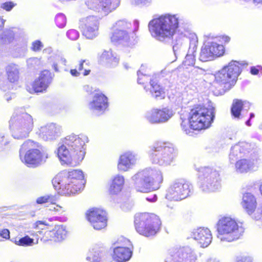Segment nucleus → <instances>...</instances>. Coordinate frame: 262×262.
<instances>
[{"instance_id":"1","label":"nucleus","mask_w":262,"mask_h":262,"mask_svg":"<svg viewBox=\"0 0 262 262\" xmlns=\"http://www.w3.org/2000/svg\"><path fill=\"white\" fill-rule=\"evenodd\" d=\"M148 29L153 38L163 42L171 40L178 32L173 46L175 53L185 47L190 33L188 21L178 14H165L154 18L148 24Z\"/></svg>"},{"instance_id":"2","label":"nucleus","mask_w":262,"mask_h":262,"mask_svg":"<svg viewBox=\"0 0 262 262\" xmlns=\"http://www.w3.org/2000/svg\"><path fill=\"white\" fill-rule=\"evenodd\" d=\"M82 171L77 169L62 171L53 179L55 189L61 195H71L81 191L85 181Z\"/></svg>"},{"instance_id":"3","label":"nucleus","mask_w":262,"mask_h":262,"mask_svg":"<svg viewBox=\"0 0 262 262\" xmlns=\"http://www.w3.org/2000/svg\"><path fill=\"white\" fill-rule=\"evenodd\" d=\"M131 180L135 189L139 192L146 193L159 187L163 182V173L158 168L150 167L138 171Z\"/></svg>"},{"instance_id":"4","label":"nucleus","mask_w":262,"mask_h":262,"mask_svg":"<svg viewBox=\"0 0 262 262\" xmlns=\"http://www.w3.org/2000/svg\"><path fill=\"white\" fill-rule=\"evenodd\" d=\"M139 25L138 20H135L133 24L126 19L117 21L112 28L111 41L115 44L129 46L136 38Z\"/></svg>"},{"instance_id":"5","label":"nucleus","mask_w":262,"mask_h":262,"mask_svg":"<svg viewBox=\"0 0 262 262\" xmlns=\"http://www.w3.org/2000/svg\"><path fill=\"white\" fill-rule=\"evenodd\" d=\"M21 161L30 167H36L46 162L48 153L39 144L32 140L24 143L19 150Z\"/></svg>"},{"instance_id":"6","label":"nucleus","mask_w":262,"mask_h":262,"mask_svg":"<svg viewBox=\"0 0 262 262\" xmlns=\"http://www.w3.org/2000/svg\"><path fill=\"white\" fill-rule=\"evenodd\" d=\"M148 155L152 164L167 166L173 162L176 157V151L171 143L158 141L150 147Z\"/></svg>"},{"instance_id":"7","label":"nucleus","mask_w":262,"mask_h":262,"mask_svg":"<svg viewBox=\"0 0 262 262\" xmlns=\"http://www.w3.org/2000/svg\"><path fill=\"white\" fill-rule=\"evenodd\" d=\"M216 226L217 237L222 242H231L236 240L244 232V228L230 216H221Z\"/></svg>"},{"instance_id":"8","label":"nucleus","mask_w":262,"mask_h":262,"mask_svg":"<svg viewBox=\"0 0 262 262\" xmlns=\"http://www.w3.org/2000/svg\"><path fill=\"white\" fill-rule=\"evenodd\" d=\"M215 108L212 104L207 106L199 105L192 108L189 113L191 125L198 130L209 128L215 117Z\"/></svg>"},{"instance_id":"9","label":"nucleus","mask_w":262,"mask_h":262,"mask_svg":"<svg viewBox=\"0 0 262 262\" xmlns=\"http://www.w3.org/2000/svg\"><path fill=\"white\" fill-rule=\"evenodd\" d=\"M135 226L137 231L146 237L155 235L159 230L161 221L152 213H138L135 216Z\"/></svg>"},{"instance_id":"10","label":"nucleus","mask_w":262,"mask_h":262,"mask_svg":"<svg viewBox=\"0 0 262 262\" xmlns=\"http://www.w3.org/2000/svg\"><path fill=\"white\" fill-rule=\"evenodd\" d=\"M12 136L16 139H23L28 136L33 126L32 117L27 113H15L9 122Z\"/></svg>"},{"instance_id":"11","label":"nucleus","mask_w":262,"mask_h":262,"mask_svg":"<svg viewBox=\"0 0 262 262\" xmlns=\"http://www.w3.org/2000/svg\"><path fill=\"white\" fill-rule=\"evenodd\" d=\"M199 187L205 193L219 190L221 183L219 172L208 167L201 168L199 174Z\"/></svg>"},{"instance_id":"12","label":"nucleus","mask_w":262,"mask_h":262,"mask_svg":"<svg viewBox=\"0 0 262 262\" xmlns=\"http://www.w3.org/2000/svg\"><path fill=\"white\" fill-rule=\"evenodd\" d=\"M192 190L193 186L190 183L183 179H177L167 188L165 198L170 201H180L190 195Z\"/></svg>"},{"instance_id":"13","label":"nucleus","mask_w":262,"mask_h":262,"mask_svg":"<svg viewBox=\"0 0 262 262\" xmlns=\"http://www.w3.org/2000/svg\"><path fill=\"white\" fill-rule=\"evenodd\" d=\"M62 141L71 151L76 162H81L85 156L84 147L85 143L88 142V137L84 135L77 136L71 134L65 137Z\"/></svg>"},{"instance_id":"14","label":"nucleus","mask_w":262,"mask_h":262,"mask_svg":"<svg viewBox=\"0 0 262 262\" xmlns=\"http://www.w3.org/2000/svg\"><path fill=\"white\" fill-rule=\"evenodd\" d=\"M196 251L189 246L172 249L169 251L165 262H196Z\"/></svg>"},{"instance_id":"15","label":"nucleus","mask_w":262,"mask_h":262,"mask_svg":"<svg viewBox=\"0 0 262 262\" xmlns=\"http://www.w3.org/2000/svg\"><path fill=\"white\" fill-rule=\"evenodd\" d=\"M208 39L202 47L200 55V60L205 62L213 60L215 57H220L224 53V47L223 45L217 43L215 40Z\"/></svg>"},{"instance_id":"16","label":"nucleus","mask_w":262,"mask_h":262,"mask_svg":"<svg viewBox=\"0 0 262 262\" xmlns=\"http://www.w3.org/2000/svg\"><path fill=\"white\" fill-rule=\"evenodd\" d=\"M80 27L84 36L88 39H93L99 34V19L94 15L87 16L80 20Z\"/></svg>"},{"instance_id":"17","label":"nucleus","mask_w":262,"mask_h":262,"mask_svg":"<svg viewBox=\"0 0 262 262\" xmlns=\"http://www.w3.org/2000/svg\"><path fill=\"white\" fill-rule=\"evenodd\" d=\"M120 2V0H97L96 2L89 1L86 5L89 9L106 16L116 9Z\"/></svg>"},{"instance_id":"18","label":"nucleus","mask_w":262,"mask_h":262,"mask_svg":"<svg viewBox=\"0 0 262 262\" xmlns=\"http://www.w3.org/2000/svg\"><path fill=\"white\" fill-rule=\"evenodd\" d=\"M188 41L185 43V47L183 49L179 50L176 53L174 52V54L176 55L179 53L181 50H184L186 47V45L188 42H189V47L188 51V53L185 56V59L184 60L182 66L184 68L188 69L189 67H193L195 61V53L198 47V37L195 34L193 33H190L187 36Z\"/></svg>"},{"instance_id":"19","label":"nucleus","mask_w":262,"mask_h":262,"mask_svg":"<svg viewBox=\"0 0 262 262\" xmlns=\"http://www.w3.org/2000/svg\"><path fill=\"white\" fill-rule=\"evenodd\" d=\"M86 217L95 230H101L107 226L106 212L99 208H92L88 211Z\"/></svg>"},{"instance_id":"20","label":"nucleus","mask_w":262,"mask_h":262,"mask_svg":"<svg viewBox=\"0 0 262 262\" xmlns=\"http://www.w3.org/2000/svg\"><path fill=\"white\" fill-rule=\"evenodd\" d=\"M119 244L120 246L114 249V259L118 262H124L128 260L132 255L129 246H132L131 243L127 238L121 237L119 239Z\"/></svg>"},{"instance_id":"21","label":"nucleus","mask_w":262,"mask_h":262,"mask_svg":"<svg viewBox=\"0 0 262 262\" xmlns=\"http://www.w3.org/2000/svg\"><path fill=\"white\" fill-rule=\"evenodd\" d=\"M61 127L55 123H48L41 126L37 132L40 138L45 141L56 139L61 134Z\"/></svg>"},{"instance_id":"22","label":"nucleus","mask_w":262,"mask_h":262,"mask_svg":"<svg viewBox=\"0 0 262 262\" xmlns=\"http://www.w3.org/2000/svg\"><path fill=\"white\" fill-rule=\"evenodd\" d=\"M108 107L107 98L99 90H95L89 107L94 113L101 114Z\"/></svg>"},{"instance_id":"23","label":"nucleus","mask_w":262,"mask_h":262,"mask_svg":"<svg viewBox=\"0 0 262 262\" xmlns=\"http://www.w3.org/2000/svg\"><path fill=\"white\" fill-rule=\"evenodd\" d=\"M51 73L49 71H42L38 78L32 83L31 88H28L30 93L43 92L51 82Z\"/></svg>"},{"instance_id":"24","label":"nucleus","mask_w":262,"mask_h":262,"mask_svg":"<svg viewBox=\"0 0 262 262\" xmlns=\"http://www.w3.org/2000/svg\"><path fill=\"white\" fill-rule=\"evenodd\" d=\"M137 160L136 153L130 151L125 152L119 158L117 169L122 172L128 171L136 165Z\"/></svg>"},{"instance_id":"25","label":"nucleus","mask_w":262,"mask_h":262,"mask_svg":"<svg viewBox=\"0 0 262 262\" xmlns=\"http://www.w3.org/2000/svg\"><path fill=\"white\" fill-rule=\"evenodd\" d=\"M190 237L196 241L202 247H207L212 239L210 230L207 228L194 229L190 234Z\"/></svg>"},{"instance_id":"26","label":"nucleus","mask_w":262,"mask_h":262,"mask_svg":"<svg viewBox=\"0 0 262 262\" xmlns=\"http://www.w3.org/2000/svg\"><path fill=\"white\" fill-rule=\"evenodd\" d=\"M68 146L63 143V141L59 143L57 149V155L62 164H67L72 166L76 165L80 162H76L74 160L73 154L67 147Z\"/></svg>"},{"instance_id":"27","label":"nucleus","mask_w":262,"mask_h":262,"mask_svg":"<svg viewBox=\"0 0 262 262\" xmlns=\"http://www.w3.org/2000/svg\"><path fill=\"white\" fill-rule=\"evenodd\" d=\"M258 164L257 160L242 159L237 161L235 163V171L237 173H246L256 170Z\"/></svg>"},{"instance_id":"28","label":"nucleus","mask_w":262,"mask_h":262,"mask_svg":"<svg viewBox=\"0 0 262 262\" xmlns=\"http://www.w3.org/2000/svg\"><path fill=\"white\" fill-rule=\"evenodd\" d=\"M2 39L5 43H9L13 41L16 42L17 45H19L20 48L18 50V54L16 56H24L25 55L27 51V41L25 39H23L21 41L20 39L17 40L14 37V33L12 30L5 31L2 35Z\"/></svg>"},{"instance_id":"29","label":"nucleus","mask_w":262,"mask_h":262,"mask_svg":"<svg viewBox=\"0 0 262 262\" xmlns=\"http://www.w3.org/2000/svg\"><path fill=\"white\" fill-rule=\"evenodd\" d=\"M215 80L221 85H223L224 92L229 91L235 84V80H232L226 73V69H222L215 74Z\"/></svg>"},{"instance_id":"30","label":"nucleus","mask_w":262,"mask_h":262,"mask_svg":"<svg viewBox=\"0 0 262 262\" xmlns=\"http://www.w3.org/2000/svg\"><path fill=\"white\" fill-rule=\"evenodd\" d=\"M125 179L124 176L118 174L114 176L111 180L109 188V192L111 195H117L124 188Z\"/></svg>"},{"instance_id":"31","label":"nucleus","mask_w":262,"mask_h":262,"mask_svg":"<svg viewBox=\"0 0 262 262\" xmlns=\"http://www.w3.org/2000/svg\"><path fill=\"white\" fill-rule=\"evenodd\" d=\"M46 233L50 237L51 239L60 242L67 237L68 231L64 226L56 225L52 230L48 231Z\"/></svg>"},{"instance_id":"32","label":"nucleus","mask_w":262,"mask_h":262,"mask_svg":"<svg viewBox=\"0 0 262 262\" xmlns=\"http://www.w3.org/2000/svg\"><path fill=\"white\" fill-rule=\"evenodd\" d=\"M249 144L247 143L241 142L234 145L231 149L229 154V160L231 163H233L238 158L243 156L245 154Z\"/></svg>"},{"instance_id":"33","label":"nucleus","mask_w":262,"mask_h":262,"mask_svg":"<svg viewBox=\"0 0 262 262\" xmlns=\"http://www.w3.org/2000/svg\"><path fill=\"white\" fill-rule=\"evenodd\" d=\"M242 205L249 214H252L256 207V201L250 193H245L243 197Z\"/></svg>"},{"instance_id":"34","label":"nucleus","mask_w":262,"mask_h":262,"mask_svg":"<svg viewBox=\"0 0 262 262\" xmlns=\"http://www.w3.org/2000/svg\"><path fill=\"white\" fill-rule=\"evenodd\" d=\"M158 75L153 76L150 81V93L152 96L156 98L162 99L165 97L164 89L158 83Z\"/></svg>"},{"instance_id":"35","label":"nucleus","mask_w":262,"mask_h":262,"mask_svg":"<svg viewBox=\"0 0 262 262\" xmlns=\"http://www.w3.org/2000/svg\"><path fill=\"white\" fill-rule=\"evenodd\" d=\"M6 73L8 80L10 83L17 82L19 78V69L17 65L13 63L6 67Z\"/></svg>"},{"instance_id":"36","label":"nucleus","mask_w":262,"mask_h":262,"mask_svg":"<svg viewBox=\"0 0 262 262\" xmlns=\"http://www.w3.org/2000/svg\"><path fill=\"white\" fill-rule=\"evenodd\" d=\"M101 62L108 64L112 67L116 66L119 63V59L116 53H114L111 50L104 51L100 56Z\"/></svg>"},{"instance_id":"37","label":"nucleus","mask_w":262,"mask_h":262,"mask_svg":"<svg viewBox=\"0 0 262 262\" xmlns=\"http://www.w3.org/2000/svg\"><path fill=\"white\" fill-rule=\"evenodd\" d=\"M239 65L238 61L233 60L230 61L227 66L223 67V69H226V73L229 74L231 79L235 80V82L237 77L241 72Z\"/></svg>"},{"instance_id":"38","label":"nucleus","mask_w":262,"mask_h":262,"mask_svg":"<svg viewBox=\"0 0 262 262\" xmlns=\"http://www.w3.org/2000/svg\"><path fill=\"white\" fill-rule=\"evenodd\" d=\"M104 254V250L102 248L95 247L88 253L86 260L88 262H99Z\"/></svg>"},{"instance_id":"39","label":"nucleus","mask_w":262,"mask_h":262,"mask_svg":"<svg viewBox=\"0 0 262 262\" xmlns=\"http://www.w3.org/2000/svg\"><path fill=\"white\" fill-rule=\"evenodd\" d=\"M160 109L152 108L145 114V118L151 124H162Z\"/></svg>"},{"instance_id":"40","label":"nucleus","mask_w":262,"mask_h":262,"mask_svg":"<svg viewBox=\"0 0 262 262\" xmlns=\"http://www.w3.org/2000/svg\"><path fill=\"white\" fill-rule=\"evenodd\" d=\"M52 68L55 71L63 68L66 65V59L61 54H54L49 59Z\"/></svg>"},{"instance_id":"41","label":"nucleus","mask_w":262,"mask_h":262,"mask_svg":"<svg viewBox=\"0 0 262 262\" xmlns=\"http://www.w3.org/2000/svg\"><path fill=\"white\" fill-rule=\"evenodd\" d=\"M250 104L249 102L242 101L236 100L234 101L231 108V113L235 118H238L241 115L242 108H245L247 111L250 108Z\"/></svg>"},{"instance_id":"42","label":"nucleus","mask_w":262,"mask_h":262,"mask_svg":"<svg viewBox=\"0 0 262 262\" xmlns=\"http://www.w3.org/2000/svg\"><path fill=\"white\" fill-rule=\"evenodd\" d=\"M77 69L78 71L76 69L71 70L70 73L73 76H78L80 74V72L83 70H84V72L82 73L84 76L88 75L91 72V70L89 69V62L85 60H82L80 61Z\"/></svg>"},{"instance_id":"43","label":"nucleus","mask_w":262,"mask_h":262,"mask_svg":"<svg viewBox=\"0 0 262 262\" xmlns=\"http://www.w3.org/2000/svg\"><path fill=\"white\" fill-rule=\"evenodd\" d=\"M160 111L162 123L167 122L175 114V111L168 106L161 108Z\"/></svg>"},{"instance_id":"44","label":"nucleus","mask_w":262,"mask_h":262,"mask_svg":"<svg viewBox=\"0 0 262 262\" xmlns=\"http://www.w3.org/2000/svg\"><path fill=\"white\" fill-rule=\"evenodd\" d=\"M181 119L182 120L181 127L182 130L187 135H192L193 129L191 125L190 117H189V119L181 117Z\"/></svg>"},{"instance_id":"45","label":"nucleus","mask_w":262,"mask_h":262,"mask_svg":"<svg viewBox=\"0 0 262 262\" xmlns=\"http://www.w3.org/2000/svg\"><path fill=\"white\" fill-rule=\"evenodd\" d=\"M57 201V198L55 196L52 195H47L40 196L36 199V203L38 204H43L46 203H50L54 205Z\"/></svg>"},{"instance_id":"46","label":"nucleus","mask_w":262,"mask_h":262,"mask_svg":"<svg viewBox=\"0 0 262 262\" xmlns=\"http://www.w3.org/2000/svg\"><path fill=\"white\" fill-rule=\"evenodd\" d=\"M15 243L18 246H31L34 244V239L28 236H26L18 241L15 240Z\"/></svg>"},{"instance_id":"47","label":"nucleus","mask_w":262,"mask_h":262,"mask_svg":"<svg viewBox=\"0 0 262 262\" xmlns=\"http://www.w3.org/2000/svg\"><path fill=\"white\" fill-rule=\"evenodd\" d=\"M206 70L199 67H193L190 71V75L193 78H197L206 74Z\"/></svg>"},{"instance_id":"48","label":"nucleus","mask_w":262,"mask_h":262,"mask_svg":"<svg viewBox=\"0 0 262 262\" xmlns=\"http://www.w3.org/2000/svg\"><path fill=\"white\" fill-rule=\"evenodd\" d=\"M55 23L59 28H63L66 24L67 19L65 15L62 13H59L55 16Z\"/></svg>"},{"instance_id":"49","label":"nucleus","mask_w":262,"mask_h":262,"mask_svg":"<svg viewBox=\"0 0 262 262\" xmlns=\"http://www.w3.org/2000/svg\"><path fill=\"white\" fill-rule=\"evenodd\" d=\"M143 67H141V69L139 70L137 72L138 75V83L139 84H144L147 82L149 80V76L146 73H143L142 71H143Z\"/></svg>"},{"instance_id":"50","label":"nucleus","mask_w":262,"mask_h":262,"mask_svg":"<svg viewBox=\"0 0 262 262\" xmlns=\"http://www.w3.org/2000/svg\"><path fill=\"white\" fill-rule=\"evenodd\" d=\"M51 205V206H49V209L50 211L57 212L58 214H62L66 211V209L64 207L59 205H56V202L55 203V204Z\"/></svg>"},{"instance_id":"51","label":"nucleus","mask_w":262,"mask_h":262,"mask_svg":"<svg viewBox=\"0 0 262 262\" xmlns=\"http://www.w3.org/2000/svg\"><path fill=\"white\" fill-rule=\"evenodd\" d=\"M67 35L70 39L75 40L78 38L79 33L75 29H71L67 32Z\"/></svg>"},{"instance_id":"52","label":"nucleus","mask_w":262,"mask_h":262,"mask_svg":"<svg viewBox=\"0 0 262 262\" xmlns=\"http://www.w3.org/2000/svg\"><path fill=\"white\" fill-rule=\"evenodd\" d=\"M43 47L42 43L39 40H35L32 43L31 49L34 51H39Z\"/></svg>"},{"instance_id":"53","label":"nucleus","mask_w":262,"mask_h":262,"mask_svg":"<svg viewBox=\"0 0 262 262\" xmlns=\"http://www.w3.org/2000/svg\"><path fill=\"white\" fill-rule=\"evenodd\" d=\"M15 6L14 3L12 2H7L3 3L1 5V7L6 10L7 11H10Z\"/></svg>"},{"instance_id":"54","label":"nucleus","mask_w":262,"mask_h":262,"mask_svg":"<svg viewBox=\"0 0 262 262\" xmlns=\"http://www.w3.org/2000/svg\"><path fill=\"white\" fill-rule=\"evenodd\" d=\"M253 218L256 220L262 219V207L258 209L253 215Z\"/></svg>"},{"instance_id":"55","label":"nucleus","mask_w":262,"mask_h":262,"mask_svg":"<svg viewBox=\"0 0 262 262\" xmlns=\"http://www.w3.org/2000/svg\"><path fill=\"white\" fill-rule=\"evenodd\" d=\"M0 236L4 238L8 239L10 237V232L8 229H3L0 231Z\"/></svg>"},{"instance_id":"56","label":"nucleus","mask_w":262,"mask_h":262,"mask_svg":"<svg viewBox=\"0 0 262 262\" xmlns=\"http://www.w3.org/2000/svg\"><path fill=\"white\" fill-rule=\"evenodd\" d=\"M9 84L7 81H0V89L4 91H6L9 89Z\"/></svg>"},{"instance_id":"57","label":"nucleus","mask_w":262,"mask_h":262,"mask_svg":"<svg viewBox=\"0 0 262 262\" xmlns=\"http://www.w3.org/2000/svg\"><path fill=\"white\" fill-rule=\"evenodd\" d=\"M151 0H134V4L136 5H146L151 3Z\"/></svg>"},{"instance_id":"58","label":"nucleus","mask_w":262,"mask_h":262,"mask_svg":"<svg viewBox=\"0 0 262 262\" xmlns=\"http://www.w3.org/2000/svg\"><path fill=\"white\" fill-rule=\"evenodd\" d=\"M236 262H253V261L250 257H241L237 258Z\"/></svg>"},{"instance_id":"59","label":"nucleus","mask_w":262,"mask_h":262,"mask_svg":"<svg viewBox=\"0 0 262 262\" xmlns=\"http://www.w3.org/2000/svg\"><path fill=\"white\" fill-rule=\"evenodd\" d=\"M35 225L36 226V228L42 229L43 228L40 227V226L41 225L47 226L48 224L45 221H38L35 223Z\"/></svg>"},{"instance_id":"60","label":"nucleus","mask_w":262,"mask_h":262,"mask_svg":"<svg viewBox=\"0 0 262 262\" xmlns=\"http://www.w3.org/2000/svg\"><path fill=\"white\" fill-rule=\"evenodd\" d=\"M250 72L252 75H256L258 74L259 70L255 67H252L251 68Z\"/></svg>"},{"instance_id":"61","label":"nucleus","mask_w":262,"mask_h":262,"mask_svg":"<svg viewBox=\"0 0 262 262\" xmlns=\"http://www.w3.org/2000/svg\"><path fill=\"white\" fill-rule=\"evenodd\" d=\"M253 3L255 6L258 8L262 6V0H253Z\"/></svg>"},{"instance_id":"62","label":"nucleus","mask_w":262,"mask_h":262,"mask_svg":"<svg viewBox=\"0 0 262 262\" xmlns=\"http://www.w3.org/2000/svg\"><path fill=\"white\" fill-rule=\"evenodd\" d=\"M146 200L149 202H154L157 201V196H156V195H154L151 198L147 197L146 198Z\"/></svg>"},{"instance_id":"63","label":"nucleus","mask_w":262,"mask_h":262,"mask_svg":"<svg viewBox=\"0 0 262 262\" xmlns=\"http://www.w3.org/2000/svg\"><path fill=\"white\" fill-rule=\"evenodd\" d=\"M222 39V41L225 43H227L230 41V37L227 36H223L221 37Z\"/></svg>"},{"instance_id":"64","label":"nucleus","mask_w":262,"mask_h":262,"mask_svg":"<svg viewBox=\"0 0 262 262\" xmlns=\"http://www.w3.org/2000/svg\"><path fill=\"white\" fill-rule=\"evenodd\" d=\"M206 262H220V261L219 259L215 258H210L208 259L206 261Z\"/></svg>"}]
</instances>
